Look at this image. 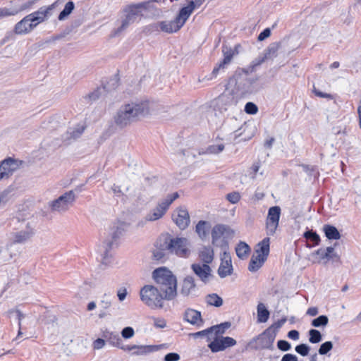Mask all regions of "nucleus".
<instances>
[{
    "instance_id": "obj_57",
    "label": "nucleus",
    "mask_w": 361,
    "mask_h": 361,
    "mask_svg": "<svg viewBox=\"0 0 361 361\" xmlns=\"http://www.w3.org/2000/svg\"><path fill=\"white\" fill-rule=\"evenodd\" d=\"M154 326L156 328L164 329L166 326V322L161 317H153Z\"/></svg>"
},
{
    "instance_id": "obj_13",
    "label": "nucleus",
    "mask_w": 361,
    "mask_h": 361,
    "mask_svg": "<svg viewBox=\"0 0 361 361\" xmlns=\"http://www.w3.org/2000/svg\"><path fill=\"white\" fill-rule=\"evenodd\" d=\"M270 329H266L257 338L250 341V345L252 348L258 349H271L275 340V334L269 333Z\"/></svg>"
},
{
    "instance_id": "obj_50",
    "label": "nucleus",
    "mask_w": 361,
    "mask_h": 361,
    "mask_svg": "<svg viewBox=\"0 0 361 361\" xmlns=\"http://www.w3.org/2000/svg\"><path fill=\"white\" fill-rule=\"evenodd\" d=\"M295 350L301 356L305 357L308 355L310 350V347L306 343H300L295 346Z\"/></svg>"
},
{
    "instance_id": "obj_16",
    "label": "nucleus",
    "mask_w": 361,
    "mask_h": 361,
    "mask_svg": "<svg viewBox=\"0 0 361 361\" xmlns=\"http://www.w3.org/2000/svg\"><path fill=\"white\" fill-rule=\"evenodd\" d=\"M173 247L170 249V254L176 255L180 257H188L190 254V250L188 247V240L186 238L176 237L172 238Z\"/></svg>"
},
{
    "instance_id": "obj_45",
    "label": "nucleus",
    "mask_w": 361,
    "mask_h": 361,
    "mask_svg": "<svg viewBox=\"0 0 361 361\" xmlns=\"http://www.w3.org/2000/svg\"><path fill=\"white\" fill-rule=\"evenodd\" d=\"M99 306L100 307L99 313L98 314L99 319H104L107 315L110 314L107 312V310L109 309L111 306V301L102 300L99 303Z\"/></svg>"
},
{
    "instance_id": "obj_7",
    "label": "nucleus",
    "mask_w": 361,
    "mask_h": 361,
    "mask_svg": "<svg viewBox=\"0 0 361 361\" xmlns=\"http://www.w3.org/2000/svg\"><path fill=\"white\" fill-rule=\"evenodd\" d=\"M211 234L212 243L214 245L227 249L228 247L227 238H232L234 231L228 225L216 224L213 227Z\"/></svg>"
},
{
    "instance_id": "obj_46",
    "label": "nucleus",
    "mask_w": 361,
    "mask_h": 361,
    "mask_svg": "<svg viewBox=\"0 0 361 361\" xmlns=\"http://www.w3.org/2000/svg\"><path fill=\"white\" fill-rule=\"evenodd\" d=\"M309 342L313 344L319 343L322 340V335L321 332L314 329H312L308 331Z\"/></svg>"
},
{
    "instance_id": "obj_59",
    "label": "nucleus",
    "mask_w": 361,
    "mask_h": 361,
    "mask_svg": "<svg viewBox=\"0 0 361 361\" xmlns=\"http://www.w3.org/2000/svg\"><path fill=\"white\" fill-rule=\"evenodd\" d=\"M212 333V329H211V327H209V328H207V329H204L202 331H197V332L193 334V336L195 338H198V337H202V336H207V341H209L210 338H209V335L211 334Z\"/></svg>"
},
{
    "instance_id": "obj_55",
    "label": "nucleus",
    "mask_w": 361,
    "mask_h": 361,
    "mask_svg": "<svg viewBox=\"0 0 361 361\" xmlns=\"http://www.w3.org/2000/svg\"><path fill=\"white\" fill-rule=\"evenodd\" d=\"M135 334V331L133 327L126 326L123 328L121 331V336L125 339H128L132 338Z\"/></svg>"
},
{
    "instance_id": "obj_44",
    "label": "nucleus",
    "mask_w": 361,
    "mask_h": 361,
    "mask_svg": "<svg viewBox=\"0 0 361 361\" xmlns=\"http://www.w3.org/2000/svg\"><path fill=\"white\" fill-rule=\"evenodd\" d=\"M303 237L313 243V246L318 245L321 241L319 235L316 231L307 229L304 233Z\"/></svg>"
},
{
    "instance_id": "obj_36",
    "label": "nucleus",
    "mask_w": 361,
    "mask_h": 361,
    "mask_svg": "<svg viewBox=\"0 0 361 361\" xmlns=\"http://www.w3.org/2000/svg\"><path fill=\"white\" fill-rule=\"evenodd\" d=\"M251 251L250 247L247 243L240 241L235 247V252L238 257L240 259H246Z\"/></svg>"
},
{
    "instance_id": "obj_56",
    "label": "nucleus",
    "mask_w": 361,
    "mask_h": 361,
    "mask_svg": "<svg viewBox=\"0 0 361 361\" xmlns=\"http://www.w3.org/2000/svg\"><path fill=\"white\" fill-rule=\"evenodd\" d=\"M277 347L280 350L286 352L291 348V345L286 340H279L277 342Z\"/></svg>"
},
{
    "instance_id": "obj_23",
    "label": "nucleus",
    "mask_w": 361,
    "mask_h": 361,
    "mask_svg": "<svg viewBox=\"0 0 361 361\" xmlns=\"http://www.w3.org/2000/svg\"><path fill=\"white\" fill-rule=\"evenodd\" d=\"M191 269L204 283L209 282V277L212 276V269L209 265L204 264H192Z\"/></svg>"
},
{
    "instance_id": "obj_8",
    "label": "nucleus",
    "mask_w": 361,
    "mask_h": 361,
    "mask_svg": "<svg viewBox=\"0 0 361 361\" xmlns=\"http://www.w3.org/2000/svg\"><path fill=\"white\" fill-rule=\"evenodd\" d=\"M76 199V196L73 190L66 192L57 199L48 203L49 208L52 212H66L73 204Z\"/></svg>"
},
{
    "instance_id": "obj_40",
    "label": "nucleus",
    "mask_w": 361,
    "mask_h": 361,
    "mask_svg": "<svg viewBox=\"0 0 361 361\" xmlns=\"http://www.w3.org/2000/svg\"><path fill=\"white\" fill-rule=\"evenodd\" d=\"M265 261L266 260L262 258L260 255H257L255 256L253 255L248 265V270L251 272H255L258 271Z\"/></svg>"
},
{
    "instance_id": "obj_33",
    "label": "nucleus",
    "mask_w": 361,
    "mask_h": 361,
    "mask_svg": "<svg viewBox=\"0 0 361 361\" xmlns=\"http://www.w3.org/2000/svg\"><path fill=\"white\" fill-rule=\"evenodd\" d=\"M194 10L195 8L190 4H188L186 6L183 7L180 10L176 19L177 20L178 23L181 25L182 27L184 25L186 20L192 13Z\"/></svg>"
},
{
    "instance_id": "obj_5",
    "label": "nucleus",
    "mask_w": 361,
    "mask_h": 361,
    "mask_svg": "<svg viewBox=\"0 0 361 361\" xmlns=\"http://www.w3.org/2000/svg\"><path fill=\"white\" fill-rule=\"evenodd\" d=\"M161 105L154 100L136 99L116 106L117 113H143L157 111L160 110Z\"/></svg>"
},
{
    "instance_id": "obj_27",
    "label": "nucleus",
    "mask_w": 361,
    "mask_h": 361,
    "mask_svg": "<svg viewBox=\"0 0 361 361\" xmlns=\"http://www.w3.org/2000/svg\"><path fill=\"white\" fill-rule=\"evenodd\" d=\"M35 27L36 24H34L30 16L27 15L16 24L15 31L17 34H25L30 32Z\"/></svg>"
},
{
    "instance_id": "obj_52",
    "label": "nucleus",
    "mask_w": 361,
    "mask_h": 361,
    "mask_svg": "<svg viewBox=\"0 0 361 361\" xmlns=\"http://www.w3.org/2000/svg\"><path fill=\"white\" fill-rule=\"evenodd\" d=\"M333 348V343L331 341H326L321 344L318 353L321 355H327Z\"/></svg>"
},
{
    "instance_id": "obj_22",
    "label": "nucleus",
    "mask_w": 361,
    "mask_h": 361,
    "mask_svg": "<svg viewBox=\"0 0 361 361\" xmlns=\"http://www.w3.org/2000/svg\"><path fill=\"white\" fill-rule=\"evenodd\" d=\"M149 27L152 30H157L159 27L162 32L166 33L176 32L182 27L176 18L171 21H161L156 24L150 25Z\"/></svg>"
},
{
    "instance_id": "obj_9",
    "label": "nucleus",
    "mask_w": 361,
    "mask_h": 361,
    "mask_svg": "<svg viewBox=\"0 0 361 361\" xmlns=\"http://www.w3.org/2000/svg\"><path fill=\"white\" fill-rule=\"evenodd\" d=\"M178 197L179 194L177 192L169 194L165 199L159 202L157 206L146 216V220L154 221L161 219L166 214L172 202Z\"/></svg>"
},
{
    "instance_id": "obj_61",
    "label": "nucleus",
    "mask_w": 361,
    "mask_h": 361,
    "mask_svg": "<svg viewBox=\"0 0 361 361\" xmlns=\"http://www.w3.org/2000/svg\"><path fill=\"white\" fill-rule=\"evenodd\" d=\"M180 360V355L176 353H167L164 358V361H178Z\"/></svg>"
},
{
    "instance_id": "obj_12",
    "label": "nucleus",
    "mask_w": 361,
    "mask_h": 361,
    "mask_svg": "<svg viewBox=\"0 0 361 361\" xmlns=\"http://www.w3.org/2000/svg\"><path fill=\"white\" fill-rule=\"evenodd\" d=\"M23 161L12 157H7L0 162V180L8 178L23 164Z\"/></svg>"
},
{
    "instance_id": "obj_26",
    "label": "nucleus",
    "mask_w": 361,
    "mask_h": 361,
    "mask_svg": "<svg viewBox=\"0 0 361 361\" xmlns=\"http://www.w3.org/2000/svg\"><path fill=\"white\" fill-rule=\"evenodd\" d=\"M313 255H318L320 260L326 259L327 261L333 260L338 262L340 260L339 255L335 252L334 247H327L326 249L319 248L316 250Z\"/></svg>"
},
{
    "instance_id": "obj_11",
    "label": "nucleus",
    "mask_w": 361,
    "mask_h": 361,
    "mask_svg": "<svg viewBox=\"0 0 361 361\" xmlns=\"http://www.w3.org/2000/svg\"><path fill=\"white\" fill-rule=\"evenodd\" d=\"M142 7V4L133 5L129 6L124 11L121 18V25L115 30V35H118L123 32L136 20L137 17L140 13V8Z\"/></svg>"
},
{
    "instance_id": "obj_14",
    "label": "nucleus",
    "mask_w": 361,
    "mask_h": 361,
    "mask_svg": "<svg viewBox=\"0 0 361 361\" xmlns=\"http://www.w3.org/2000/svg\"><path fill=\"white\" fill-rule=\"evenodd\" d=\"M281 216V208L274 206L269 209L266 219V229L268 235H274L279 226Z\"/></svg>"
},
{
    "instance_id": "obj_63",
    "label": "nucleus",
    "mask_w": 361,
    "mask_h": 361,
    "mask_svg": "<svg viewBox=\"0 0 361 361\" xmlns=\"http://www.w3.org/2000/svg\"><path fill=\"white\" fill-rule=\"evenodd\" d=\"M313 92L315 94V95L319 97L327 98V99H333L332 95H331L330 94L322 92V91H320L316 88H314Z\"/></svg>"
},
{
    "instance_id": "obj_41",
    "label": "nucleus",
    "mask_w": 361,
    "mask_h": 361,
    "mask_svg": "<svg viewBox=\"0 0 361 361\" xmlns=\"http://www.w3.org/2000/svg\"><path fill=\"white\" fill-rule=\"evenodd\" d=\"M85 128L86 125L85 123H79L73 128H70L67 131V133L69 135V138L76 140L82 135Z\"/></svg>"
},
{
    "instance_id": "obj_49",
    "label": "nucleus",
    "mask_w": 361,
    "mask_h": 361,
    "mask_svg": "<svg viewBox=\"0 0 361 361\" xmlns=\"http://www.w3.org/2000/svg\"><path fill=\"white\" fill-rule=\"evenodd\" d=\"M328 322L329 318L326 315H320L312 321L311 325L314 327L326 326Z\"/></svg>"
},
{
    "instance_id": "obj_30",
    "label": "nucleus",
    "mask_w": 361,
    "mask_h": 361,
    "mask_svg": "<svg viewBox=\"0 0 361 361\" xmlns=\"http://www.w3.org/2000/svg\"><path fill=\"white\" fill-rule=\"evenodd\" d=\"M34 234L33 229L27 224L25 229L13 234V243H24Z\"/></svg>"
},
{
    "instance_id": "obj_6",
    "label": "nucleus",
    "mask_w": 361,
    "mask_h": 361,
    "mask_svg": "<svg viewBox=\"0 0 361 361\" xmlns=\"http://www.w3.org/2000/svg\"><path fill=\"white\" fill-rule=\"evenodd\" d=\"M140 300L152 310L162 309L165 299L153 285H145L140 291Z\"/></svg>"
},
{
    "instance_id": "obj_34",
    "label": "nucleus",
    "mask_w": 361,
    "mask_h": 361,
    "mask_svg": "<svg viewBox=\"0 0 361 361\" xmlns=\"http://www.w3.org/2000/svg\"><path fill=\"white\" fill-rule=\"evenodd\" d=\"M270 240L269 238H264L261 242L257 244L258 249L256 250V253L260 255L262 258L267 260L269 251H270Z\"/></svg>"
},
{
    "instance_id": "obj_48",
    "label": "nucleus",
    "mask_w": 361,
    "mask_h": 361,
    "mask_svg": "<svg viewBox=\"0 0 361 361\" xmlns=\"http://www.w3.org/2000/svg\"><path fill=\"white\" fill-rule=\"evenodd\" d=\"M231 323L229 322H225L223 323H221L220 324L212 326V332H214L216 336H218L219 334H222L225 332L226 329H228L231 326Z\"/></svg>"
},
{
    "instance_id": "obj_10",
    "label": "nucleus",
    "mask_w": 361,
    "mask_h": 361,
    "mask_svg": "<svg viewBox=\"0 0 361 361\" xmlns=\"http://www.w3.org/2000/svg\"><path fill=\"white\" fill-rule=\"evenodd\" d=\"M128 224L125 222L118 221L111 228V240L106 243L105 251L102 255V263L107 265L110 263L109 252L112 249L114 243L126 231Z\"/></svg>"
},
{
    "instance_id": "obj_60",
    "label": "nucleus",
    "mask_w": 361,
    "mask_h": 361,
    "mask_svg": "<svg viewBox=\"0 0 361 361\" xmlns=\"http://www.w3.org/2000/svg\"><path fill=\"white\" fill-rule=\"evenodd\" d=\"M245 113H257L258 107L253 102H247L245 106Z\"/></svg>"
},
{
    "instance_id": "obj_58",
    "label": "nucleus",
    "mask_w": 361,
    "mask_h": 361,
    "mask_svg": "<svg viewBox=\"0 0 361 361\" xmlns=\"http://www.w3.org/2000/svg\"><path fill=\"white\" fill-rule=\"evenodd\" d=\"M18 13L16 10H10L6 8H0V18H4L10 16H14Z\"/></svg>"
},
{
    "instance_id": "obj_37",
    "label": "nucleus",
    "mask_w": 361,
    "mask_h": 361,
    "mask_svg": "<svg viewBox=\"0 0 361 361\" xmlns=\"http://www.w3.org/2000/svg\"><path fill=\"white\" fill-rule=\"evenodd\" d=\"M323 231L325 236L329 240H338L341 238V234L337 228L333 225L324 224L323 226Z\"/></svg>"
},
{
    "instance_id": "obj_19",
    "label": "nucleus",
    "mask_w": 361,
    "mask_h": 361,
    "mask_svg": "<svg viewBox=\"0 0 361 361\" xmlns=\"http://www.w3.org/2000/svg\"><path fill=\"white\" fill-rule=\"evenodd\" d=\"M172 220L180 230H185L190 222L188 211L184 207H178L172 214Z\"/></svg>"
},
{
    "instance_id": "obj_32",
    "label": "nucleus",
    "mask_w": 361,
    "mask_h": 361,
    "mask_svg": "<svg viewBox=\"0 0 361 361\" xmlns=\"http://www.w3.org/2000/svg\"><path fill=\"white\" fill-rule=\"evenodd\" d=\"M214 257L213 248L210 245L203 246L199 251V257L204 264H209L212 262Z\"/></svg>"
},
{
    "instance_id": "obj_18",
    "label": "nucleus",
    "mask_w": 361,
    "mask_h": 361,
    "mask_svg": "<svg viewBox=\"0 0 361 361\" xmlns=\"http://www.w3.org/2000/svg\"><path fill=\"white\" fill-rule=\"evenodd\" d=\"M239 44L235 45L233 48L223 47L224 59L221 61L212 71V75L216 76L221 69H224L232 61L233 58L238 54Z\"/></svg>"
},
{
    "instance_id": "obj_43",
    "label": "nucleus",
    "mask_w": 361,
    "mask_h": 361,
    "mask_svg": "<svg viewBox=\"0 0 361 361\" xmlns=\"http://www.w3.org/2000/svg\"><path fill=\"white\" fill-rule=\"evenodd\" d=\"M206 302L209 305L216 307H221L223 305V299L216 293H211L206 296Z\"/></svg>"
},
{
    "instance_id": "obj_31",
    "label": "nucleus",
    "mask_w": 361,
    "mask_h": 361,
    "mask_svg": "<svg viewBox=\"0 0 361 361\" xmlns=\"http://www.w3.org/2000/svg\"><path fill=\"white\" fill-rule=\"evenodd\" d=\"M195 287L194 278L191 276H187L182 281L180 293L183 296L188 297L195 290Z\"/></svg>"
},
{
    "instance_id": "obj_21",
    "label": "nucleus",
    "mask_w": 361,
    "mask_h": 361,
    "mask_svg": "<svg viewBox=\"0 0 361 361\" xmlns=\"http://www.w3.org/2000/svg\"><path fill=\"white\" fill-rule=\"evenodd\" d=\"M267 60L266 58H264V56L263 54L259 55L257 58H256L255 60H253L251 63V64L246 68H238L236 71H243V75L245 77V81L251 82V86L253 87V85L256 82L257 80V78H250L249 76L250 73L255 71V68L259 65H261L264 61Z\"/></svg>"
},
{
    "instance_id": "obj_24",
    "label": "nucleus",
    "mask_w": 361,
    "mask_h": 361,
    "mask_svg": "<svg viewBox=\"0 0 361 361\" xmlns=\"http://www.w3.org/2000/svg\"><path fill=\"white\" fill-rule=\"evenodd\" d=\"M183 319L185 322L197 326H202L204 323L201 312L191 308H188L185 311Z\"/></svg>"
},
{
    "instance_id": "obj_39",
    "label": "nucleus",
    "mask_w": 361,
    "mask_h": 361,
    "mask_svg": "<svg viewBox=\"0 0 361 361\" xmlns=\"http://www.w3.org/2000/svg\"><path fill=\"white\" fill-rule=\"evenodd\" d=\"M257 312L258 323H264L267 322L269 318L270 312L262 302H259L257 305Z\"/></svg>"
},
{
    "instance_id": "obj_47",
    "label": "nucleus",
    "mask_w": 361,
    "mask_h": 361,
    "mask_svg": "<svg viewBox=\"0 0 361 361\" xmlns=\"http://www.w3.org/2000/svg\"><path fill=\"white\" fill-rule=\"evenodd\" d=\"M75 5L73 2L68 1L66 4L63 10L60 13L59 16V20H65L73 11Z\"/></svg>"
},
{
    "instance_id": "obj_42",
    "label": "nucleus",
    "mask_w": 361,
    "mask_h": 361,
    "mask_svg": "<svg viewBox=\"0 0 361 361\" xmlns=\"http://www.w3.org/2000/svg\"><path fill=\"white\" fill-rule=\"evenodd\" d=\"M280 47L281 44L278 42L271 44L263 53L264 58L267 60L276 57Z\"/></svg>"
},
{
    "instance_id": "obj_28",
    "label": "nucleus",
    "mask_w": 361,
    "mask_h": 361,
    "mask_svg": "<svg viewBox=\"0 0 361 361\" xmlns=\"http://www.w3.org/2000/svg\"><path fill=\"white\" fill-rule=\"evenodd\" d=\"M172 238L169 233L161 235L156 240L154 247L170 253V249L173 247Z\"/></svg>"
},
{
    "instance_id": "obj_3",
    "label": "nucleus",
    "mask_w": 361,
    "mask_h": 361,
    "mask_svg": "<svg viewBox=\"0 0 361 361\" xmlns=\"http://www.w3.org/2000/svg\"><path fill=\"white\" fill-rule=\"evenodd\" d=\"M85 104L97 103L98 111H114L120 106V100L115 92H109L105 87H97L81 99Z\"/></svg>"
},
{
    "instance_id": "obj_17",
    "label": "nucleus",
    "mask_w": 361,
    "mask_h": 361,
    "mask_svg": "<svg viewBox=\"0 0 361 361\" xmlns=\"http://www.w3.org/2000/svg\"><path fill=\"white\" fill-rule=\"evenodd\" d=\"M235 344L236 341L231 337L216 336L214 340L208 344V347L212 353H215L234 346Z\"/></svg>"
},
{
    "instance_id": "obj_64",
    "label": "nucleus",
    "mask_w": 361,
    "mask_h": 361,
    "mask_svg": "<svg viewBox=\"0 0 361 361\" xmlns=\"http://www.w3.org/2000/svg\"><path fill=\"white\" fill-rule=\"evenodd\" d=\"M281 361H298V359L295 355L287 353L282 357Z\"/></svg>"
},
{
    "instance_id": "obj_29",
    "label": "nucleus",
    "mask_w": 361,
    "mask_h": 361,
    "mask_svg": "<svg viewBox=\"0 0 361 361\" xmlns=\"http://www.w3.org/2000/svg\"><path fill=\"white\" fill-rule=\"evenodd\" d=\"M53 7L54 5L48 7H42L37 11L29 14L34 24H36L37 26L39 23L45 20L50 11L53 9Z\"/></svg>"
},
{
    "instance_id": "obj_15",
    "label": "nucleus",
    "mask_w": 361,
    "mask_h": 361,
    "mask_svg": "<svg viewBox=\"0 0 361 361\" xmlns=\"http://www.w3.org/2000/svg\"><path fill=\"white\" fill-rule=\"evenodd\" d=\"M255 131L254 123L250 120L245 121L243 125L234 132V140L236 142L247 141L254 136Z\"/></svg>"
},
{
    "instance_id": "obj_1",
    "label": "nucleus",
    "mask_w": 361,
    "mask_h": 361,
    "mask_svg": "<svg viewBox=\"0 0 361 361\" xmlns=\"http://www.w3.org/2000/svg\"><path fill=\"white\" fill-rule=\"evenodd\" d=\"M243 71H235L231 77L223 93L215 100V106L219 111L235 112L242 111L241 99L251 94L254 89L251 82H246Z\"/></svg>"
},
{
    "instance_id": "obj_51",
    "label": "nucleus",
    "mask_w": 361,
    "mask_h": 361,
    "mask_svg": "<svg viewBox=\"0 0 361 361\" xmlns=\"http://www.w3.org/2000/svg\"><path fill=\"white\" fill-rule=\"evenodd\" d=\"M166 251L165 250H161L160 249L155 247L152 251V257L154 260L164 262L166 259Z\"/></svg>"
},
{
    "instance_id": "obj_62",
    "label": "nucleus",
    "mask_w": 361,
    "mask_h": 361,
    "mask_svg": "<svg viewBox=\"0 0 361 361\" xmlns=\"http://www.w3.org/2000/svg\"><path fill=\"white\" fill-rule=\"evenodd\" d=\"M105 339L104 338H97L96 339L92 344L93 348L95 350L102 349L105 345Z\"/></svg>"
},
{
    "instance_id": "obj_54",
    "label": "nucleus",
    "mask_w": 361,
    "mask_h": 361,
    "mask_svg": "<svg viewBox=\"0 0 361 361\" xmlns=\"http://www.w3.org/2000/svg\"><path fill=\"white\" fill-rule=\"evenodd\" d=\"M226 199L232 204L238 203L240 200V195L238 192H232L226 195Z\"/></svg>"
},
{
    "instance_id": "obj_38",
    "label": "nucleus",
    "mask_w": 361,
    "mask_h": 361,
    "mask_svg": "<svg viewBox=\"0 0 361 361\" xmlns=\"http://www.w3.org/2000/svg\"><path fill=\"white\" fill-rule=\"evenodd\" d=\"M225 148L224 144H212L209 145L206 149L201 148L198 150L200 155L202 154H217L221 152Z\"/></svg>"
},
{
    "instance_id": "obj_4",
    "label": "nucleus",
    "mask_w": 361,
    "mask_h": 361,
    "mask_svg": "<svg viewBox=\"0 0 361 361\" xmlns=\"http://www.w3.org/2000/svg\"><path fill=\"white\" fill-rule=\"evenodd\" d=\"M102 337L110 345L121 348L126 351L136 350L133 353V355H146L158 349L157 345H123V341L119 335L116 332L109 331L107 329L103 331Z\"/></svg>"
},
{
    "instance_id": "obj_53",
    "label": "nucleus",
    "mask_w": 361,
    "mask_h": 361,
    "mask_svg": "<svg viewBox=\"0 0 361 361\" xmlns=\"http://www.w3.org/2000/svg\"><path fill=\"white\" fill-rule=\"evenodd\" d=\"M286 320H287L286 317H283L282 319L274 322L272 325H271L267 329H270L271 331H269V333H271V334H274L275 336H276L278 329H280L284 324V323L286 322Z\"/></svg>"
},
{
    "instance_id": "obj_20",
    "label": "nucleus",
    "mask_w": 361,
    "mask_h": 361,
    "mask_svg": "<svg viewBox=\"0 0 361 361\" xmlns=\"http://www.w3.org/2000/svg\"><path fill=\"white\" fill-rule=\"evenodd\" d=\"M233 267L231 255L226 250H224L221 257V263L218 268L217 273L220 278L224 279L233 274Z\"/></svg>"
},
{
    "instance_id": "obj_25",
    "label": "nucleus",
    "mask_w": 361,
    "mask_h": 361,
    "mask_svg": "<svg viewBox=\"0 0 361 361\" xmlns=\"http://www.w3.org/2000/svg\"><path fill=\"white\" fill-rule=\"evenodd\" d=\"M140 114H116L114 117L116 124L121 128L131 124L132 123L137 122L140 120L139 116ZM145 116V114H141Z\"/></svg>"
},
{
    "instance_id": "obj_2",
    "label": "nucleus",
    "mask_w": 361,
    "mask_h": 361,
    "mask_svg": "<svg viewBox=\"0 0 361 361\" xmlns=\"http://www.w3.org/2000/svg\"><path fill=\"white\" fill-rule=\"evenodd\" d=\"M152 279L165 300L171 301L177 297V278L170 269L165 267L155 269Z\"/></svg>"
},
{
    "instance_id": "obj_35",
    "label": "nucleus",
    "mask_w": 361,
    "mask_h": 361,
    "mask_svg": "<svg viewBox=\"0 0 361 361\" xmlns=\"http://www.w3.org/2000/svg\"><path fill=\"white\" fill-rule=\"evenodd\" d=\"M210 227L209 221L201 220L195 226V232L200 239L204 240L208 235Z\"/></svg>"
}]
</instances>
